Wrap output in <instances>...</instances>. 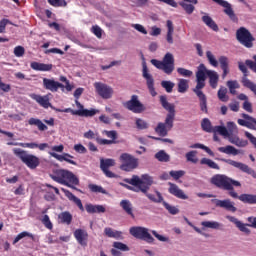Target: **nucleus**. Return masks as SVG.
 Masks as SVG:
<instances>
[{
    "label": "nucleus",
    "instance_id": "1",
    "mask_svg": "<svg viewBox=\"0 0 256 256\" xmlns=\"http://www.w3.org/2000/svg\"><path fill=\"white\" fill-rule=\"evenodd\" d=\"M212 89H215L219 85V73L215 70L207 69L205 64H200L196 71V87L195 89H204L205 81H207Z\"/></svg>",
    "mask_w": 256,
    "mask_h": 256
},
{
    "label": "nucleus",
    "instance_id": "2",
    "mask_svg": "<svg viewBox=\"0 0 256 256\" xmlns=\"http://www.w3.org/2000/svg\"><path fill=\"white\" fill-rule=\"evenodd\" d=\"M51 179L60 185H65L70 189H74L75 191H79L77 189V185H79V178L74 175L73 172L65 169H58L50 175Z\"/></svg>",
    "mask_w": 256,
    "mask_h": 256
},
{
    "label": "nucleus",
    "instance_id": "3",
    "mask_svg": "<svg viewBox=\"0 0 256 256\" xmlns=\"http://www.w3.org/2000/svg\"><path fill=\"white\" fill-rule=\"evenodd\" d=\"M153 183V177L148 174H143L141 178L137 175H133L129 180V184L133 186L132 188L130 187L131 191H135L136 193H147Z\"/></svg>",
    "mask_w": 256,
    "mask_h": 256
},
{
    "label": "nucleus",
    "instance_id": "4",
    "mask_svg": "<svg viewBox=\"0 0 256 256\" xmlns=\"http://www.w3.org/2000/svg\"><path fill=\"white\" fill-rule=\"evenodd\" d=\"M226 132L228 135H222V137H225V139H228L229 143H232V145H236V147H247L249 145V142L247 140L239 138V128L237 127V124L235 122H227L226 124Z\"/></svg>",
    "mask_w": 256,
    "mask_h": 256
},
{
    "label": "nucleus",
    "instance_id": "5",
    "mask_svg": "<svg viewBox=\"0 0 256 256\" xmlns=\"http://www.w3.org/2000/svg\"><path fill=\"white\" fill-rule=\"evenodd\" d=\"M210 183L219 187V189H224L225 191H231L234 187H241V182L229 178L227 175L216 174L210 179Z\"/></svg>",
    "mask_w": 256,
    "mask_h": 256
},
{
    "label": "nucleus",
    "instance_id": "6",
    "mask_svg": "<svg viewBox=\"0 0 256 256\" xmlns=\"http://www.w3.org/2000/svg\"><path fill=\"white\" fill-rule=\"evenodd\" d=\"M13 154L24 163V165L28 166L29 169H37L39 165H41V160L39 157L27 153V151L21 149V148H14Z\"/></svg>",
    "mask_w": 256,
    "mask_h": 256
},
{
    "label": "nucleus",
    "instance_id": "7",
    "mask_svg": "<svg viewBox=\"0 0 256 256\" xmlns=\"http://www.w3.org/2000/svg\"><path fill=\"white\" fill-rule=\"evenodd\" d=\"M150 63H152L156 69L165 72L166 75H171V73L175 71V56L169 52L165 54L162 61L152 59Z\"/></svg>",
    "mask_w": 256,
    "mask_h": 256
},
{
    "label": "nucleus",
    "instance_id": "8",
    "mask_svg": "<svg viewBox=\"0 0 256 256\" xmlns=\"http://www.w3.org/2000/svg\"><path fill=\"white\" fill-rule=\"evenodd\" d=\"M226 219L230 221V223H233L239 231L242 233H245L246 235L251 234V230L248 227H252L253 229H256V217L250 216L247 218V221L249 224H245L241 222V220L237 219L234 216H226Z\"/></svg>",
    "mask_w": 256,
    "mask_h": 256
},
{
    "label": "nucleus",
    "instance_id": "9",
    "mask_svg": "<svg viewBox=\"0 0 256 256\" xmlns=\"http://www.w3.org/2000/svg\"><path fill=\"white\" fill-rule=\"evenodd\" d=\"M160 103L162 107L168 111L164 125L167 129H173V121H175V104L169 103L166 96H160Z\"/></svg>",
    "mask_w": 256,
    "mask_h": 256
},
{
    "label": "nucleus",
    "instance_id": "10",
    "mask_svg": "<svg viewBox=\"0 0 256 256\" xmlns=\"http://www.w3.org/2000/svg\"><path fill=\"white\" fill-rule=\"evenodd\" d=\"M236 39L241 45L247 47V49H251L253 47V41H255L253 34L245 27H240L236 31Z\"/></svg>",
    "mask_w": 256,
    "mask_h": 256
},
{
    "label": "nucleus",
    "instance_id": "11",
    "mask_svg": "<svg viewBox=\"0 0 256 256\" xmlns=\"http://www.w3.org/2000/svg\"><path fill=\"white\" fill-rule=\"evenodd\" d=\"M223 163H226L227 165H230V167H234V169H238L239 171H242V173H246L247 175H251L253 179H256V172L253 170V168L249 167V165L235 161L233 159H220Z\"/></svg>",
    "mask_w": 256,
    "mask_h": 256
},
{
    "label": "nucleus",
    "instance_id": "12",
    "mask_svg": "<svg viewBox=\"0 0 256 256\" xmlns=\"http://www.w3.org/2000/svg\"><path fill=\"white\" fill-rule=\"evenodd\" d=\"M142 59V77L146 79V85L149 89L150 94L152 97H155L157 95V92L155 91V80H153V76H151V73H149V68H147V62L145 61V56L143 54L141 55Z\"/></svg>",
    "mask_w": 256,
    "mask_h": 256
},
{
    "label": "nucleus",
    "instance_id": "13",
    "mask_svg": "<svg viewBox=\"0 0 256 256\" xmlns=\"http://www.w3.org/2000/svg\"><path fill=\"white\" fill-rule=\"evenodd\" d=\"M130 233L136 239H141L142 241H146V243H153L155 238L151 236L149 233V229L141 226H135L130 228Z\"/></svg>",
    "mask_w": 256,
    "mask_h": 256
},
{
    "label": "nucleus",
    "instance_id": "14",
    "mask_svg": "<svg viewBox=\"0 0 256 256\" xmlns=\"http://www.w3.org/2000/svg\"><path fill=\"white\" fill-rule=\"evenodd\" d=\"M203 131L206 133H219V135H228L227 128L225 126H212L209 118H204L201 123Z\"/></svg>",
    "mask_w": 256,
    "mask_h": 256
},
{
    "label": "nucleus",
    "instance_id": "15",
    "mask_svg": "<svg viewBox=\"0 0 256 256\" xmlns=\"http://www.w3.org/2000/svg\"><path fill=\"white\" fill-rule=\"evenodd\" d=\"M58 113H71V115H78V117H95L97 113H99V110L97 109H79V110H73L71 108H66L64 110L56 109Z\"/></svg>",
    "mask_w": 256,
    "mask_h": 256
},
{
    "label": "nucleus",
    "instance_id": "16",
    "mask_svg": "<svg viewBox=\"0 0 256 256\" xmlns=\"http://www.w3.org/2000/svg\"><path fill=\"white\" fill-rule=\"evenodd\" d=\"M115 159L113 158H101L100 159V169L109 179H115L117 175L109 170V167H115Z\"/></svg>",
    "mask_w": 256,
    "mask_h": 256
},
{
    "label": "nucleus",
    "instance_id": "17",
    "mask_svg": "<svg viewBox=\"0 0 256 256\" xmlns=\"http://www.w3.org/2000/svg\"><path fill=\"white\" fill-rule=\"evenodd\" d=\"M94 88L96 89V93L100 95L102 99H111V97H113V88L107 84L95 82Z\"/></svg>",
    "mask_w": 256,
    "mask_h": 256
},
{
    "label": "nucleus",
    "instance_id": "18",
    "mask_svg": "<svg viewBox=\"0 0 256 256\" xmlns=\"http://www.w3.org/2000/svg\"><path fill=\"white\" fill-rule=\"evenodd\" d=\"M129 111L139 114L147 111V108L139 101V96L133 95L129 101Z\"/></svg>",
    "mask_w": 256,
    "mask_h": 256
},
{
    "label": "nucleus",
    "instance_id": "19",
    "mask_svg": "<svg viewBox=\"0 0 256 256\" xmlns=\"http://www.w3.org/2000/svg\"><path fill=\"white\" fill-rule=\"evenodd\" d=\"M43 87L46 91H51V93H57L59 89H65V85L49 78H43Z\"/></svg>",
    "mask_w": 256,
    "mask_h": 256
},
{
    "label": "nucleus",
    "instance_id": "20",
    "mask_svg": "<svg viewBox=\"0 0 256 256\" xmlns=\"http://www.w3.org/2000/svg\"><path fill=\"white\" fill-rule=\"evenodd\" d=\"M212 203L215 204L216 207H221L222 209H226V211H231L232 213H235V211H237L235 203L231 202L229 199H212Z\"/></svg>",
    "mask_w": 256,
    "mask_h": 256
},
{
    "label": "nucleus",
    "instance_id": "21",
    "mask_svg": "<svg viewBox=\"0 0 256 256\" xmlns=\"http://www.w3.org/2000/svg\"><path fill=\"white\" fill-rule=\"evenodd\" d=\"M84 138L85 139H95V141L98 143V145H113V140H108V139H102L99 137V134H96L93 132V130H89L84 133Z\"/></svg>",
    "mask_w": 256,
    "mask_h": 256
},
{
    "label": "nucleus",
    "instance_id": "22",
    "mask_svg": "<svg viewBox=\"0 0 256 256\" xmlns=\"http://www.w3.org/2000/svg\"><path fill=\"white\" fill-rule=\"evenodd\" d=\"M214 3H217L218 5H221V7H224V13L230 17L232 21H237V16L235 15V12L233 11V8L231 7V4L225 0H212Z\"/></svg>",
    "mask_w": 256,
    "mask_h": 256
},
{
    "label": "nucleus",
    "instance_id": "23",
    "mask_svg": "<svg viewBox=\"0 0 256 256\" xmlns=\"http://www.w3.org/2000/svg\"><path fill=\"white\" fill-rule=\"evenodd\" d=\"M168 185V192L170 195H174V197H177L178 199H189V196H187L186 193L181 188H179V186H177V184L168 182Z\"/></svg>",
    "mask_w": 256,
    "mask_h": 256
},
{
    "label": "nucleus",
    "instance_id": "24",
    "mask_svg": "<svg viewBox=\"0 0 256 256\" xmlns=\"http://www.w3.org/2000/svg\"><path fill=\"white\" fill-rule=\"evenodd\" d=\"M74 237L79 245H82V247H87V241L89 239V234L87 231L83 229H76L74 231Z\"/></svg>",
    "mask_w": 256,
    "mask_h": 256
},
{
    "label": "nucleus",
    "instance_id": "25",
    "mask_svg": "<svg viewBox=\"0 0 256 256\" xmlns=\"http://www.w3.org/2000/svg\"><path fill=\"white\" fill-rule=\"evenodd\" d=\"M61 191L64 193L65 197L69 199V201L75 203V205L78 207V209H80V211H85V207H83V202H81V199L77 198V196H75L74 194L71 193V191L65 188H61Z\"/></svg>",
    "mask_w": 256,
    "mask_h": 256
},
{
    "label": "nucleus",
    "instance_id": "26",
    "mask_svg": "<svg viewBox=\"0 0 256 256\" xmlns=\"http://www.w3.org/2000/svg\"><path fill=\"white\" fill-rule=\"evenodd\" d=\"M49 155L53 157L54 159H57V161L63 162L66 161V163H70V165H77V162H75L73 159V156L69 153H64L63 155L57 154L55 152H49Z\"/></svg>",
    "mask_w": 256,
    "mask_h": 256
},
{
    "label": "nucleus",
    "instance_id": "27",
    "mask_svg": "<svg viewBox=\"0 0 256 256\" xmlns=\"http://www.w3.org/2000/svg\"><path fill=\"white\" fill-rule=\"evenodd\" d=\"M194 93L197 95L200 101V109L203 113H207V96L200 89L194 88Z\"/></svg>",
    "mask_w": 256,
    "mask_h": 256
},
{
    "label": "nucleus",
    "instance_id": "28",
    "mask_svg": "<svg viewBox=\"0 0 256 256\" xmlns=\"http://www.w3.org/2000/svg\"><path fill=\"white\" fill-rule=\"evenodd\" d=\"M31 99L38 102L41 107H44V109H49L51 107V103L49 102V98L47 96H41L39 94H32L30 95Z\"/></svg>",
    "mask_w": 256,
    "mask_h": 256
},
{
    "label": "nucleus",
    "instance_id": "29",
    "mask_svg": "<svg viewBox=\"0 0 256 256\" xmlns=\"http://www.w3.org/2000/svg\"><path fill=\"white\" fill-rule=\"evenodd\" d=\"M30 67L33 69V71H51L53 69V64H45L34 61L30 63Z\"/></svg>",
    "mask_w": 256,
    "mask_h": 256
},
{
    "label": "nucleus",
    "instance_id": "30",
    "mask_svg": "<svg viewBox=\"0 0 256 256\" xmlns=\"http://www.w3.org/2000/svg\"><path fill=\"white\" fill-rule=\"evenodd\" d=\"M19 147H27L28 149H39V151H45V149H49V144L47 143L37 144L35 142L20 143Z\"/></svg>",
    "mask_w": 256,
    "mask_h": 256
},
{
    "label": "nucleus",
    "instance_id": "31",
    "mask_svg": "<svg viewBox=\"0 0 256 256\" xmlns=\"http://www.w3.org/2000/svg\"><path fill=\"white\" fill-rule=\"evenodd\" d=\"M58 221L63 225H71L73 223V215L69 211H64L58 215Z\"/></svg>",
    "mask_w": 256,
    "mask_h": 256
},
{
    "label": "nucleus",
    "instance_id": "32",
    "mask_svg": "<svg viewBox=\"0 0 256 256\" xmlns=\"http://www.w3.org/2000/svg\"><path fill=\"white\" fill-rule=\"evenodd\" d=\"M201 225L203 226V230L205 229H214L216 231H219L221 229H223V225L221 224V222L218 221H202Z\"/></svg>",
    "mask_w": 256,
    "mask_h": 256
},
{
    "label": "nucleus",
    "instance_id": "33",
    "mask_svg": "<svg viewBox=\"0 0 256 256\" xmlns=\"http://www.w3.org/2000/svg\"><path fill=\"white\" fill-rule=\"evenodd\" d=\"M104 234L106 235V237H110L111 239H121L123 232L114 230L110 227H106L104 229Z\"/></svg>",
    "mask_w": 256,
    "mask_h": 256
},
{
    "label": "nucleus",
    "instance_id": "34",
    "mask_svg": "<svg viewBox=\"0 0 256 256\" xmlns=\"http://www.w3.org/2000/svg\"><path fill=\"white\" fill-rule=\"evenodd\" d=\"M239 201L242 203H248L249 205H256V195L255 194H242L238 197Z\"/></svg>",
    "mask_w": 256,
    "mask_h": 256
},
{
    "label": "nucleus",
    "instance_id": "35",
    "mask_svg": "<svg viewBox=\"0 0 256 256\" xmlns=\"http://www.w3.org/2000/svg\"><path fill=\"white\" fill-rule=\"evenodd\" d=\"M218 151H220V153H225L226 155H239V153H241V151H239V149L235 148V146H231L228 145L226 147H219Z\"/></svg>",
    "mask_w": 256,
    "mask_h": 256
},
{
    "label": "nucleus",
    "instance_id": "36",
    "mask_svg": "<svg viewBox=\"0 0 256 256\" xmlns=\"http://www.w3.org/2000/svg\"><path fill=\"white\" fill-rule=\"evenodd\" d=\"M202 21L207 25V27L212 29V31H219V26H217V23H215L213 18H211L209 15L205 14L202 17Z\"/></svg>",
    "mask_w": 256,
    "mask_h": 256
},
{
    "label": "nucleus",
    "instance_id": "37",
    "mask_svg": "<svg viewBox=\"0 0 256 256\" xmlns=\"http://www.w3.org/2000/svg\"><path fill=\"white\" fill-rule=\"evenodd\" d=\"M154 157L160 163H169L171 161V156L165 150L158 151Z\"/></svg>",
    "mask_w": 256,
    "mask_h": 256
},
{
    "label": "nucleus",
    "instance_id": "38",
    "mask_svg": "<svg viewBox=\"0 0 256 256\" xmlns=\"http://www.w3.org/2000/svg\"><path fill=\"white\" fill-rule=\"evenodd\" d=\"M28 125H35L39 131H47L48 127L39 118H30Z\"/></svg>",
    "mask_w": 256,
    "mask_h": 256
},
{
    "label": "nucleus",
    "instance_id": "39",
    "mask_svg": "<svg viewBox=\"0 0 256 256\" xmlns=\"http://www.w3.org/2000/svg\"><path fill=\"white\" fill-rule=\"evenodd\" d=\"M121 171H129V154L123 153L119 157Z\"/></svg>",
    "mask_w": 256,
    "mask_h": 256
},
{
    "label": "nucleus",
    "instance_id": "40",
    "mask_svg": "<svg viewBox=\"0 0 256 256\" xmlns=\"http://www.w3.org/2000/svg\"><path fill=\"white\" fill-rule=\"evenodd\" d=\"M178 93H187L189 91V80L187 79H179L178 80Z\"/></svg>",
    "mask_w": 256,
    "mask_h": 256
},
{
    "label": "nucleus",
    "instance_id": "41",
    "mask_svg": "<svg viewBox=\"0 0 256 256\" xmlns=\"http://www.w3.org/2000/svg\"><path fill=\"white\" fill-rule=\"evenodd\" d=\"M155 193H156L157 197H155V195H153V194H149L148 191H146V193H144V195H146V197L150 201H153V203H163V195H161V192L155 190Z\"/></svg>",
    "mask_w": 256,
    "mask_h": 256
},
{
    "label": "nucleus",
    "instance_id": "42",
    "mask_svg": "<svg viewBox=\"0 0 256 256\" xmlns=\"http://www.w3.org/2000/svg\"><path fill=\"white\" fill-rule=\"evenodd\" d=\"M226 85H227L231 95H237L236 89H239V87H240L239 82L237 80H228L226 82Z\"/></svg>",
    "mask_w": 256,
    "mask_h": 256
},
{
    "label": "nucleus",
    "instance_id": "43",
    "mask_svg": "<svg viewBox=\"0 0 256 256\" xmlns=\"http://www.w3.org/2000/svg\"><path fill=\"white\" fill-rule=\"evenodd\" d=\"M155 131L158 135H160V137H166L168 131H171V129L167 128L164 123L160 122L155 128Z\"/></svg>",
    "mask_w": 256,
    "mask_h": 256
},
{
    "label": "nucleus",
    "instance_id": "44",
    "mask_svg": "<svg viewBox=\"0 0 256 256\" xmlns=\"http://www.w3.org/2000/svg\"><path fill=\"white\" fill-rule=\"evenodd\" d=\"M200 163L201 165H207L208 167H210V169H220L219 165L209 158H202L200 160Z\"/></svg>",
    "mask_w": 256,
    "mask_h": 256
},
{
    "label": "nucleus",
    "instance_id": "45",
    "mask_svg": "<svg viewBox=\"0 0 256 256\" xmlns=\"http://www.w3.org/2000/svg\"><path fill=\"white\" fill-rule=\"evenodd\" d=\"M88 189L91 193H102V195H107V190L97 184H89Z\"/></svg>",
    "mask_w": 256,
    "mask_h": 256
},
{
    "label": "nucleus",
    "instance_id": "46",
    "mask_svg": "<svg viewBox=\"0 0 256 256\" xmlns=\"http://www.w3.org/2000/svg\"><path fill=\"white\" fill-rule=\"evenodd\" d=\"M218 99L223 103H227V101H229V96H227V88L223 86L220 87L218 90Z\"/></svg>",
    "mask_w": 256,
    "mask_h": 256
},
{
    "label": "nucleus",
    "instance_id": "47",
    "mask_svg": "<svg viewBox=\"0 0 256 256\" xmlns=\"http://www.w3.org/2000/svg\"><path fill=\"white\" fill-rule=\"evenodd\" d=\"M190 149H203V151H206L208 155H210L211 157H215V153H213L209 147L203 144H199V143L193 144L190 146Z\"/></svg>",
    "mask_w": 256,
    "mask_h": 256
},
{
    "label": "nucleus",
    "instance_id": "48",
    "mask_svg": "<svg viewBox=\"0 0 256 256\" xmlns=\"http://www.w3.org/2000/svg\"><path fill=\"white\" fill-rule=\"evenodd\" d=\"M186 159L189 163H199V158H197V151L192 150L186 153Z\"/></svg>",
    "mask_w": 256,
    "mask_h": 256
},
{
    "label": "nucleus",
    "instance_id": "49",
    "mask_svg": "<svg viewBox=\"0 0 256 256\" xmlns=\"http://www.w3.org/2000/svg\"><path fill=\"white\" fill-rule=\"evenodd\" d=\"M206 57L212 67H219V61H217V58L215 57V55H213L211 51L206 52Z\"/></svg>",
    "mask_w": 256,
    "mask_h": 256
},
{
    "label": "nucleus",
    "instance_id": "50",
    "mask_svg": "<svg viewBox=\"0 0 256 256\" xmlns=\"http://www.w3.org/2000/svg\"><path fill=\"white\" fill-rule=\"evenodd\" d=\"M24 237H30V239H35V236H33V234L29 233V232H21L19 233L13 240V245H16V243H19V241H21V239H24Z\"/></svg>",
    "mask_w": 256,
    "mask_h": 256
},
{
    "label": "nucleus",
    "instance_id": "51",
    "mask_svg": "<svg viewBox=\"0 0 256 256\" xmlns=\"http://www.w3.org/2000/svg\"><path fill=\"white\" fill-rule=\"evenodd\" d=\"M24 237H30V239H35V236H33V234L29 233V232H21L19 233L13 240V245H16V243H19V241H21V239H24Z\"/></svg>",
    "mask_w": 256,
    "mask_h": 256
},
{
    "label": "nucleus",
    "instance_id": "52",
    "mask_svg": "<svg viewBox=\"0 0 256 256\" xmlns=\"http://www.w3.org/2000/svg\"><path fill=\"white\" fill-rule=\"evenodd\" d=\"M136 128H138L140 131H143L145 129H149V123L147 121L137 118L135 121Z\"/></svg>",
    "mask_w": 256,
    "mask_h": 256
},
{
    "label": "nucleus",
    "instance_id": "53",
    "mask_svg": "<svg viewBox=\"0 0 256 256\" xmlns=\"http://www.w3.org/2000/svg\"><path fill=\"white\" fill-rule=\"evenodd\" d=\"M139 167V158H135L134 156H129V171H133Z\"/></svg>",
    "mask_w": 256,
    "mask_h": 256
},
{
    "label": "nucleus",
    "instance_id": "54",
    "mask_svg": "<svg viewBox=\"0 0 256 256\" xmlns=\"http://www.w3.org/2000/svg\"><path fill=\"white\" fill-rule=\"evenodd\" d=\"M161 86L163 89H165L166 93H173V87H175V83L164 80L161 82Z\"/></svg>",
    "mask_w": 256,
    "mask_h": 256
},
{
    "label": "nucleus",
    "instance_id": "55",
    "mask_svg": "<svg viewBox=\"0 0 256 256\" xmlns=\"http://www.w3.org/2000/svg\"><path fill=\"white\" fill-rule=\"evenodd\" d=\"M180 6L182 7V9H184L187 15H192L193 11H195V6H193V4L180 2Z\"/></svg>",
    "mask_w": 256,
    "mask_h": 256
},
{
    "label": "nucleus",
    "instance_id": "56",
    "mask_svg": "<svg viewBox=\"0 0 256 256\" xmlns=\"http://www.w3.org/2000/svg\"><path fill=\"white\" fill-rule=\"evenodd\" d=\"M177 73L180 74L181 77H193V71L183 67L177 68Z\"/></svg>",
    "mask_w": 256,
    "mask_h": 256
},
{
    "label": "nucleus",
    "instance_id": "57",
    "mask_svg": "<svg viewBox=\"0 0 256 256\" xmlns=\"http://www.w3.org/2000/svg\"><path fill=\"white\" fill-rule=\"evenodd\" d=\"M162 205L167 209L168 212H170L171 215H177L179 213V210L177 207L170 205L169 203L163 201Z\"/></svg>",
    "mask_w": 256,
    "mask_h": 256
},
{
    "label": "nucleus",
    "instance_id": "58",
    "mask_svg": "<svg viewBox=\"0 0 256 256\" xmlns=\"http://www.w3.org/2000/svg\"><path fill=\"white\" fill-rule=\"evenodd\" d=\"M238 125H241L242 127H247V129H252L253 131H256L255 125L244 119H238Z\"/></svg>",
    "mask_w": 256,
    "mask_h": 256
},
{
    "label": "nucleus",
    "instance_id": "59",
    "mask_svg": "<svg viewBox=\"0 0 256 256\" xmlns=\"http://www.w3.org/2000/svg\"><path fill=\"white\" fill-rule=\"evenodd\" d=\"M169 175H170V177H173L177 181V179H181V177L185 176V171L184 170H178V171L172 170V171H170Z\"/></svg>",
    "mask_w": 256,
    "mask_h": 256
},
{
    "label": "nucleus",
    "instance_id": "60",
    "mask_svg": "<svg viewBox=\"0 0 256 256\" xmlns=\"http://www.w3.org/2000/svg\"><path fill=\"white\" fill-rule=\"evenodd\" d=\"M91 32L94 33L98 39H101V37H103V30L98 25L92 26Z\"/></svg>",
    "mask_w": 256,
    "mask_h": 256
},
{
    "label": "nucleus",
    "instance_id": "61",
    "mask_svg": "<svg viewBox=\"0 0 256 256\" xmlns=\"http://www.w3.org/2000/svg\"><path fill=\"white\" fill-rule=\"evenodd\" d=\"M42 223L46 229H53V223H51V219H49V215L43 216Z\"/></svg>",
    "mask_w": 256,
    "mask_h": 256
},
{
    "label": "nucleus",
    "instance_id": "62",
    "mask_svg": "<svg viewBox=\"0 0 256 256\" xmlns=\"http://www.w3.org/2000/svg\"><path fill=\"white\" fill-rule=\"evenodd\" d=\"M15 57H23L25 55V48L23 46H16L14 48Z\"/></svg>",
    "mask_w": 256,
    "mask_h": 256
},
{
    "label": "nucleus",
    "instance_id": "63",
    "mask_svg": "<svg viewBox=\"0 0 256 256\" xmlns=\"http://www.w3.org/2000/svg\"><path fill=\"white\" fill-rule=\"evenodd\" d=\"M218 63H220V68L229 67V58L226 56H220L218 59Z\"/></svg>",
    "mask_w": 256,
    "mask_h": 256
},
{
    "label": "nucleus",
    "instance_id": "64",
    "mask_svg": "<svg viewBox=\"0 0 256 256\" xmlns=\"http://www.w3.org/2000/svg\"><path fill=\"white\" fill-rule=\"evenodd\" d=\"M253 59L254 61L246 60V65L251 69V71L256 73V55L253 56Z\"/></svg>",
    "mask_w": 256,
    "mask_h": 256
}]
</instances>
